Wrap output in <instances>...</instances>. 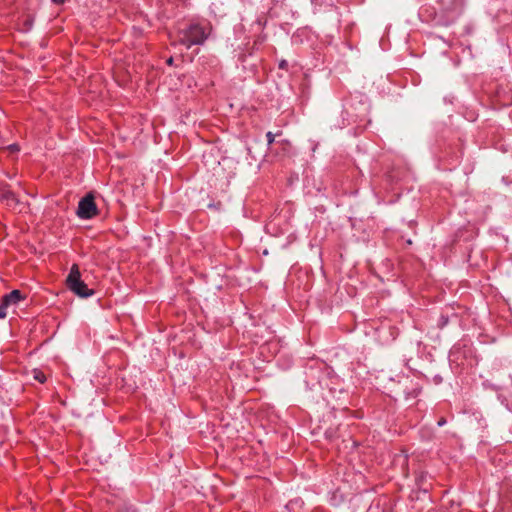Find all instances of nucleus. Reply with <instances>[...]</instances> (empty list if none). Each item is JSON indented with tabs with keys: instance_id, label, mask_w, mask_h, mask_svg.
<instances>
[{
	"instance_id": "obj_2",
	"label": "nucleus",
	"mask_w": 512,
	"mask_h": 512,
	"mask_svg": "<svg viewBox=\"0 0 512 512\" xmlns=\"http://www.w3.org/2000/svg\"><path fill=\"white\" fill-rule=\"evenodd\" d=\"M67 288L79 297L87 298L94 295V290L88 288L81 279V273L78 264H73L66 278Z\"/></svg>"
},
{
	"instance_id": "obj_6",
	"label": "nucleus",
	"mask_w": 512,
	"mask_h": 512,
	"mask_svg": "<svg viewBox=\"0 0 512 512\" xmlns=\"http://www.w3.org/2000/svg\"><path fill=\"white\" fill-rule=\"evenodd\" d=\"M459 15L458 2L452 1L451 6L444 11V19H439L438 24L444 26L450 25L456 21Z\"/></svg>"
},
{
	"instance_id": "obj_10",
	"label": "nucleus",
	"mask_w": 512,
	"mask_h": 512,
	"mask_svg": "<svg viewBox=\"0 0 512 512\" xmlns=\"http://www.w3.org/2000/svg\"><path fill=\"white\" fill-rule=\"evenodd\" d=\"M266 138L269 146L272 145L275 141V135L270 131L266 133Z\"/></svg>"
},
{
	"instance_id": "obj_8",
	"label": "nucleus",
	"mask_w": 512,
	"mask_h": 512,
	"mask_svg": "<svg viewBox=\"0 0 512 512\" xmlns=\"http://www.w3.org/2000/svg\"><path fill=\"white\" fill-rule=\"evenodd\" d=\"M448 322H449V318H448V316H446V315H441V316L439 317V319H438L437 327H438L439 329H443L445 326H447Z\"/></svg>"
},
{
	"instance_id": "obj_5",
	"label": "nucleus",
	"mask_w": 512,
	"mask_h": 512,
	"mask_svg": "<svg viewBox=\"0 0 512 512\" xmlns=\"http://www.w3.org/2000/svg\"><path fill=\"white\" fill-rule=\"evenodd\" d=\"M0 201L13 209L19 204L17 195L9 188L8 185L0 188Z\"/></svg>"
},
{
	"instance_id": "obj_1",
	"label": "nucleus",
	"mask_w": 512,
	"mask_h": 512,
	"mask_svg": "<svg viewBox=\"0 0 512 512\" xmlns=\"http://www.w3.org/2000/svg\"><path fill=\"white\" fill-rule=\"evenodd\" d=\"M212 31L213 27L207 20L191 21L177 30L175 40L171 44H179L186 49H190L192 46H201L210 37Z\"/></svg>"
},
{
	"instance_id": "obj_7",
	"label": "nucleus",
	"mask_w": 512,
	"mask_h": 512,
	"mask_svg": "<svg viewBox=\"0 0 512 512\" xmlns=\"http://www.w3.org/2000/svg\"><path fill=\"white\" fill-rule=\"evenodd\" d=\"M33 378L38 381L39 383L43 384L46 382L47 378L43 371L40 369H34L33 370Z\"/></svg>"
},
{
	"instance_id": "obj_3",
	"label": "nucleus",
	"mask_w": 512,
	"mask_h": 512,
	"mask_svg": "<svg viewBox=\"0 0 512 512\" xmlns=\"http://www.w3.org/2000/svg\"><path fill=\"white\" fill-rule=\"evenodd\" d=\"M97 215L95 198L92 193H88L78 203L77 216L81 219H91Z\"/></svg>"
},
{
	"instance_id": "obj_13",
	"label": "nucleus",
	"mask_w": 512,
	"mask_h": 512,
	"mask_svg": "<svg viewBox=\"0 0 512 512\" xmlns=\"http://www.w3.org/2000/svg\"><path fill=\"white\" fill-rule=\"evenodd\" d=\"M438 426H443L446 424V419L444 417H441L438 422H437Z\"/></svg>"
},
{
	"instance_id": "obj_14",
	"label": "nucleus",
	"mask_w": 512,
	"mask_h": 512,
	"mask_svg": "<svg viewBox=\"0 0 512 512\" xmlns=\"http://www.w3.org/2000/svg\"><path fill=\"white\" fill-rule=\"evenodd\" d=\"M52 2L56 5H62L66 2V0H52Z\"/></svg>"
},
{
	"instance_id": "obj_15",
	"label": "nucleus",
	"mask_w": 512,
	"mask_h": 512,
	"mask_svg": "<svg viewBox=\"0 0 512 512\" xmlns=\"http://www.w3.org/2000/svg\"><path fill=\"white\" fill-rule=\"evenodd\" d=\"M173 61H174V60H173V57H169V58L166 60V63H167L168 65H170V66H171V65H173Z\"/></svg>"
},
{
	"instance_id": "obj_12",
	"label": "nucleus",
	"mask_w": 512,
	"mask_h": 512,
	"mask_svg": "<svg viewBox=\"0 0 512 512\" xmlns=\"http://www.w3.org/2000/svg\"><path fill=\"white\" fill-rule=\"evenodd\" d=\"M280 143H281V145H283L284 149L289 148L291 146V144L288 140H283Z\"/></svg>"
},
{
	"instance_id": "obj_9",
	"label": "nucleus",
	"mask_w": 512,
	"mask_h": 512,
	"mask_svg": "<svg viewBox=\"0 0 512 512\" xmlns=\"http://www.w3.org/2000/svg\"><path fill=\"white\" fill-rule=\"evenodd\" d=\"M387 178L389 179L390 182H397L400 180V175H399V173H397V175H395L394 172L391 171L387 174Z\"/></svg>"
},
{
	"instance_id": "obj_4",
	"label": "nucleus",
	"mask_w": 512,
	"mask_h": 512,
	"mask_svg": "<svg viewBox=\"0 0 512 512\" xmlns=\"http://www.w3.org/2000/svg\"><path fill=\"white\" fill-rule=\"evenodd\" d=\"M25 299L26 295L17 289L5 294L0 302V319H5L7 317L8 307L17 306L19 302Z\"/></svg>"
},
{
	"instance_id": "obj_11",
	"label": "nucleus",
	"mask_w": 512,
	"mask_h": 512,
	"mask_svg": "<svg viewBox=\"0 0 512 512\" xmlns=\"http://www.w3.org/2000/svg\"><path fill=\"white\" fill-rule=\"evenodd\" d=\"M281 70H288V62L286 60H281L278 65Z\"/></svg>"
}]
</instances>
